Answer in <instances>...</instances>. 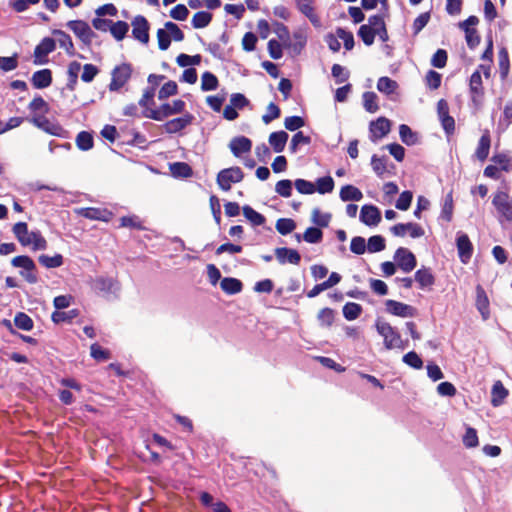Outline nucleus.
I'll return each mask as SVG.
<instances>
[{"mask_svg":"<svg viewBox=\"0 0 512 512\" xmlns=\"http://www.w3.org/2000/svg\"><path fill=\"white\" fill-rule=\"evenodd\" d=\"M377 332L383 337L384 346L387 350L405 349L406 343L402 340L400 333L390 323L378 319L375 323Z\"/></svg>","mask_w":512,"mask_h":512,"instance_id":"nucleus-1","label":"nucleus"},{"mask_svg":"<svg viewBox=\"0 0 512 512\" xmlns=\"http://www.w3.org/2000/svg\"><path fill=\"white\" fill-rule=\"evenodd\" d=\"M186 104L181 99L173 100L172 104L164 103L158 109H145L143 116L155 121H162L175 114L183 113Z\"/></svg>","mask_w":512,"mask_h":512,"instance_id":"nucleus-2","label":"nucleus"},{"mask_svg":"<svg viewBox=\"0 0 512 512\" xmlns=\"http://www.w3.org/2000/svg\"><path fill=\"white\" fill-rule=\"evenodd\" d=\"M133 73L132 64L124 62L116 65L111 71V81L108 88L111 92H117L131 79Z\"/></svg>","mask_w":512,"mask_h":512,"instance_id":"nucleus-3","label":"nucleus"},{"mask_svg":"<svg viewBox=\"0 0 512 512\" xmlns=\"http://www.w3.org/2000/svg\"><path fill=\"white\" fill-rule=\"evenodd\" d=\"M11 265L17 268H23L24 271H20V275L30 284L38 282L36 274V265L32 258L27 255H19L11 260Z\"/></svg>","mask_w":512,"mask_h":512,"instance_id":"nucleus-4","label":"nucleus"},{"mask_svg":"<svg viewBox=\"0 0 512 512\" xmlns=\"http://www.w3.org/2000/svg\"><path fill=\"white\" fill-rule=\"evenodd\" d=\"M244 173L240 167L234 166L222 169L217 174V184L223 191H229L233 183H239L243 180Z\"/></svg>","mask_w":512,"mask_h":512,"instance_id":"nucleus-5","label":"nucleus"},{"mask_svg":"<svg viewBox=\"0 0 512 512\" xmlns=\"http://www.w3.org/2000/svg\"><path fill=\"white\" fill-rule=\"evenodd\" d=\"M469 91L473 105L475 107H480L483 103L484 87L479 69H476L470 76Z\"/></svg>","mask_w":512,"mask_h":512,"instance_id":"nucleus-6","label":"nucleus"},{"mask_svg":"<svg viewBox=\"0 0 512 512\" xmlns=\"http://www.w3.org/2000/svg\"><path fill=\"white\" fill-rule=\"evenodd\" d=\"M56 48V43L53 38L45 37L34 49L33 63L35 65H43L48 62V55Z\"/></svg>","mask_w":512,"mask_h":512,"instance_id":"nucleus-7","label":"nucleus"},{"mask_svg":"<svg viewBox=\"0 0 512 512\" xmlns=\"http://www.w3.org/2000/svg\"><path fill=\"white\" fill-rule=\"evenodd\" d=\"M67 27L85 44L90 45L96 34L92 31L87 22L83 20H71Z\"/></svg>","mask_w":512,"mask_h":512,"instance_id":"nucleus-8","label":"nucleus"},{"mask_svg":"<svg viewBox=\"0 0 512 512\" xmlns=\"http://www.w3.org/2000/svg\"><path fill=\"white\" fill-rule=\"evenodd\" d=\"M394 259L397 266L405 273L411 272L417 265L415 255L409 249L404 247H399L395 251Z\"/></svg>","mask_w":512,"mask_h":512,"instance_id":"nucleus-9","label":"nucleus"},{"mask_svg":"<svg viewBox=\"0 0 512 512\" xmlns=\"http://www.w3.org/2000/svg\"><path fill=\"white\" fill-rule=\"evenodd\" d=\"M132 35L133 37L143 44L149 42V29L150 25L147 19L142 15H137L132 20Z\"/></svg>","mask_w":512,"mask_h":512,"instance_id":"nucleus-10","label":"nucleus"},{"mask_svg":"<svg viewBox=\"0 0 512 512\" xmlns=\"http://www.w3.org/2000/svg\"><path fill=\"white\" fill-rule=\"evenodd\" d=\"M498 213H500L507 221H512V200L506 192H497L492 200Z\"/></svg>","mask_w":512,"mask_h":512,"instance_id":"nucleus-11","label":"nucleus"},{"mask_svg":"<svg viewBox=\"0 0 512 512\" xmlns=\"http://www.w3.org/2000/svg\"><path fill=\"white\" fill-rule=\"evenodd\" d=\"M386 310L388 313L399 317H413L416 314V309L408 304L389 299L385 302Z\"/></svg>","mask_w":512,"mask_h":512,"instance_id":"nucleus-12","label":"nucleus"},{"mask_svg":"<svg viewBox=\"0 0 512 512\" xmlns=\"http://www.w3.org/2000/svg\"><path fill=\"white\" fill-rule=\"evenodd\" d=\"M194 120V116L191 113H186L181 117L171 119L164 123L163 128L166 133L175 134L184 130Z\"/></svg>","mask_w":512,"mask_h":512,"instance_id":"nucleus-13","label":"nucleus"},{"mask_svg":"<svg viewBox=\"0 0 512 512\" xmlns=\"http://www.w3.org/2000/svg\"><path fill=\"white\" fill-rule=\"evenodd\" d=\"M78 214L86 219L98 220L102 222H109L113 217V213L110 210L97 207L81 208L78 211Z\"/></svg>","mask_w":512,"mask_h":512,"instance_id":"nucleus-14","label":"nucleus"},{"mask_svg":"<svg viewBox=\"0 0 512 512\" xmlns=\"http://www.w3.org/2000/svg\"><path fill=\"white\" fill-rule=\"evenodd\" d=\"M369 129L371 132V140L375 142L390 132L391 122L385 117H379L377 120L370 123Z\"/></svg>","mask_w":512,"mask_h":512,"instance_id":"nucleus-15","label":"nucleus"},{"mask_svg":"<svg viewBox=\"0 0 512 512\" xmlns=\"http://www.w3.org/2000/svg\"><path fill=\"white\" fill-rule=\"evenodd\" d=\"M456 245L460 261L467 264L473 254V245L467 234H460L457 236Z\"/></svg>","mask_w":512,"mask_h":512,"instance_id":"nucleus-16","label":"nucleus"},{"mask_svg":"<svg viewBox=\"0 0 512 512\" xmlns=\"http://www.w3.org/2000/svg\"><path fill=\"white\" fill-rule=\"evenodd\" d=\"M360 220L367 226H377L381 222V212L375 205H364L360 210Z\"/></svg>","mask_w":512,"mask_h":512,"instance_id":"nucleus-17","label":"nucleus"},{"mask_svg":"<svg viewBox=\"0 0 512 512\" xmlns=\"http://www.w3.org/2000/svg\"><path fill=\"white\" fill-rule=\"evenodd\" d=\"M229 148L232 154L239 158L244 153H249L252 149V141L246 136H236L231 139Z\"/></svg>","mask_w":512,"mask_h":512,"instance_id":"nucleus-18","label":"nucleus"},{"mask_svg":"<svg viewBox=\"0 0 512 512\" xmlns=\"http://www.w3.org/2000/svg\"><path fill=\"white\" fill-rule=\"evenodd\" d=\"M275 256L280 264L298 265L301 261L299 252L295 249L280 247L275 249Z\"/></svg>","mask_w":512,"mask_h":512,"instance_id":"nucleus-19","label":"nucleus"},{"mask_svg":"<svg viewBox=\"0 0 512 512\" xmlns=\"http://www.w3.org/2000/svg\"><path fill=\"white\" fill-rule=\"evenodd\" d=\"M490 147H491V135H490L489 130L486 129V130H484V132L482 133V135L479 139L478 146L475 150V157L480 162H484L488 158Z\"/></svg>","mask_w":512,"mask_h":512,"instance_id":"nucleus-20","label":"nucleus"},{"mask_svg":"<svg viewBox=\"0 0 512 512\" xmlns=\"http://www.w3.org/2000/svg\"><path fill=\"white\" fill-rule=\"evenodd\" d=\"M52 71L48 68L33 73L31 83L36 89H44L52 84Z\"/></svg>","mask_w":512,"mask_h":512,"instance_id":"nucleus-21","label":"nucleus"},{"mask_svg":"<svg viewBox=\"0 0 512 512\" xmlns=\"http://www.w3.org/2000/svg\"><path fill=\"white\" fill-rule=\"evenodd\" d=\"M94 289L99 293H111L118 289L119 283L111 277L100 276L93 281Z\"/></svg>","mask_w":512,"mask_h":512,"instance_id":"nucleus-22","label":"nucleus"},{"mask_svg":"<svg viewBox=\"0 0 512 512\" xmlns=\"http://www.w3.org/2000/svg\"><path fill=\"white\" fill-rule=\"evenodd\" d=\"M476 308L482 315L483 319L486 320L489 318L490 310H489V300L485 290L478 285L476 287Z\"/></svg>","mask_w":512,"mask_h":512,"instance_id":"nucleus-23","label":"nucleus"},{"mask_svg":"<svg viewBox=\"0 0 512 512\" xmlns=\"http://www.w3.org/2000/svg\"><path fill=\"white\" fill-rule=\"evenodd\" d=\"M415 280L419 284L421 289L426 287H431L435 283V277L432 273L431 268L429 267H421L415 272Z\"/></svg>","mask_w":512,"mask_h":512,"instance_id":"nucleus-24","label":"nucleus"},{"mask_svg":"<svg viewBox=\"0 0 512 512\" xmlns=\"http://www.w3.org/2000/svg\"><path fill=\"white\" fill-rule=\"evenodd\" d=\"M289 138V135L287 132L281 130L272 132L269 135V144L271 145L272 149L276 153H280L284 150L287 140Z\"/></svg>","mask_w":512,"mask_h":512,"instance_id":"nucleus-25","label":"nucleus"},{"mask_svg":"<svg viewBox=\"0 0 512 512\" xmlns=\"http://www.w3.org/2000/svg\"><path fill=\"white\" fill-rule=\"evenodd\" d=\"M315 0H296L297 8L303 13L314 25L319 24V17L314 11Z\"/></svg>","mask_w":512,"mask_h":512,"instance_id":"nucleus-26","label":"nucleus"},{"mask_svg":"<svg viewBox=\"0 0 512 512\" xmlns=\"http://www.w3.org/2000/svg\"><path fill=\"white\" fill-rule=\"evenodd\" d=\"M220 287L226 294L234 295L242 291L243 284L237 278L225 277L221 280Z\"/></svg>","mask_w":512,"mask_h":512,"instance_id":"nucleus-27","label":"nucleus"},{"mask_svg":"<svg viewBox=\"0 0 512 512\" xmlns=\"http://www.w3.org/2000/svg\"><path fill=\"white\" fill-rule=\"evenodd\" d=\"M12 231L14 236L22 246H30V232L28 231V225L26 222H18L14 224Z\"/></svg>","mask_w":512,"mask_h":512,"instance_id":"nucleus-28","label":"nucleus"},{"mask_svg":"<svg viewBox=\"0 0 512 512\" xmlns=\"http://www.w3.org/2000/svg\"><path fill=\"white\" fill-rule=\"evenodd\" d=\"M52 34L57 37V41L61 48H64L68 55H75V48L73 41L69 34L62 30H53Z\"/></svg>","mask_w":512,"mask_h":512,"instance_id":"nucleus-29","label":"nucleus"},{"mask_svg":"<svg viewBox=\"0 0 512 512\" xmlns=\"http://www.w3.org/2000/svg\"><path fill=\"white\" fill-rule=\"evenodd\" d=\"M339 196L342 201H360L363 198V194L360 189L353 185H345L341 188Z\"/></svg>","mask_w":512,"mask_h":512,"instance_id":"nucleus-30","label":"nucleus"},{"mask_svg":"<svg viewBox=\"0 0 512 512\" xmlns=\"http://www.w3.org/2000/svg\"><path fill=\"white\" fill-rule=\"evenodd\" d=\"M81 70V64L77 61H72L68 65L67 69V75H68V81H67V89L70 91H74L77 82H78V74Z\"/></svg>","mask_w":512,"mask_h":512,"instance_id":"nucleus-31","label":"nucleus"},{"mask_svg":"<svg viewBox=\"0 0 512 512\" xmlns=\"http://www.w3.org/2000/svg\"><path fill=\"white\" fill-rule=\"evenodd\" d=\"M491 403L494 407L501 405L504 399L508 396V390L504 387L501 381H496L491 391Z\"/></svg>","mask_w":512,"mask_h":512,"instance_id":"nucleus-32","label":"nucleus"},{"mask_svg":"<svg viewBox=\"0 0 512 512\" xmlns=\"http://www.w3.org/2000/svg\"><path fill=\"white\" fill-rule=\"evenodd\" d=\"M213 15L207 11L196 12L191 20V24L195 29H202L207 27L212 21Z\"/></svg>","mask_w":512,"mask_h":512,"instance_id":"nucleus-33","label":"nucleus"},{"mask_svg":"<svg viewBox=\"0 0 512 512\" xmlns=\"http://www.w3.org/2000/svg\"><path fill=\"white\" fill-rule=\"evenodd\" d=\"M38 262L45 268L51 269L62 266L64 259L63 256L58 253L55 254L54 256L42 254L38 257Z\"/></svg>","mask_w":512,"mask_h":512,"instance_id":"nucleus-34","label":"nucleus"},{"mask_svg":"<svg viewBox=\"0 0 512 512\" xmlns=\"http://www.w3.org/2000/svg\"><path fill=\"white\" fill-rule=\"evenodd\" d=\"M363 106L369 113H375L379 110L378 96L373 91H366L362 95Z\"/></svg>","mask_w":512,"mask_h":512,"instance_id":"nucleus-35","label":"nucleus"},{"mask_svg":"<svg viewBox=\"0 0 512 512\" xmlns=\"http://www.w3.org/2000/svg\"><path fill=\"white\" fill-rule=\"evenodd\" d=\"M362 311V306L355 302L346 303L342 309L343 316L348 321L357 319L361 315Z\"/></svg>","mask_w":512,"mask_h":512,"instance_id":"nucleus-36","label":"nucleus"},{"mask_svg":"<svg viewBox=\"0 0 512 512\" xmlns=\"http://www.w3.org/2000/svg\"><path fill=\"white\" fill-rule=\"evenodd\" d=\"M399 135L401 141L408 146L415 145L418 142L417 133L412 131V129L406 124H401L399 126Z\"/></svg>","mask_w":512,"mask_h":512,"instance_id":"nucleus-37","label":"nucleus"},{"mask_svg":"<svg viewBox=\"0 0 512 512\" xmlns=\"http://www.w3.org/2000/svg\"><path fill=\"white\" fill-rule=\"evenodd\" d=\"M79 316L78 309H71L69 311H54L51 315V319L55 324L63 322H71L74 318Z\"/></svg>","mask_w":512,"mask_h":512,"instance_id":"nucleus-38","label":"nucleus"},{"mask_svg":"<svg viewBox=\"0 0 512 512\" xmlns=\"http://www.w3.org/2000/svg\"><path fill=\"white\" fill-rule=\"evenodd\" d=\"M498 64L500 76L502 79H505L510 69L509 54L505 47H502L498 52Z\"/></svg>","mask_w":512,"mask_h":512,"instance_id":"nucleus-39","label":"nucleus"},{"mask_svg":"<svg viewBox=\"0 0 512 512\" xmlns=\"http://www.w3.org/2000/svg\"><path fill=\"white\" fill-rule=\"evenodd\" d=\"M32 123L36 125L39 128L44 129L46 132H48L51 135H59L58 131L61 130V127L58 125H53L49 122L48 119H46L43 116H34L32 118Z\"/></svg>","mask_w":512,"mask_h":512,"instance_id":"nucleus-40","label":"nucleus"},{"mask_svg":"<svg viewBox=\"0 0 512 512\" xmlns=\"http://www.w3.org/2000/svg\"><path fill=\"white\" fill-rule=\"evenodd\" d=\"M317 320L322 327L329 328L333 325L335 320V311L329 307L319 310Z\"/></svg>","mask_w":512,"mask_h":512,"instance_id":"nucleus-41","label":"nucleus"},{"mask_svg":"<svg viewBox=\"0 0 512 512\" xmlns=\"http://www.w3.org/2000/svg\"><path fill=\"white\" fill-rule=\"evenodd\" d=\"M14 325L18 329L31 331L34 327V322L28 314L24 312H17L14 317Z\"/></svg>","mask_w":512,"mask_h":512,"instance_id":"nucleus-42","label":"nucleus"},{"mask_svg":"<svg viewBox=\"0 0 512 512\" xmlns=\"http://www.w3.org/2000/svg\"><path fill=\"white\" fill-rule=\"evenodd\" d=\"M109 30H110L112 36L117 41H121L125 38L128 30H129V25L127 22L122 21V20H119L117 22L112 21V24L110 25Z\"/></svg>","mask_w":512,"mask_h":512,"instance_id":"nucleus-43","label":"nucleus"},{"mask_svg":"<svg viewBox=\"0 0 512 512\" xmlns=\"http://www.w3.org/2000/svg\"><path fill=\"white\" fill-rule=\"evenodd\" d=\"M244 217L249 220L254 226H261L265 223V217L259 212L255 211L251 206L245 205L242 208Z\"/></svg>","mask_w":512,"mask_h":512,"instance_id":"nucleus-44","label":"nucleus"},{"mask_svg":"<svg viewBox=\"0 0 512 512\" xmlns=\"http://www.w3.org/2000/svg\"><path fill=\"white\" fill-rule=\"evenodd\" d=\"M119 227H125V228H131L139 231H143L146 228L144 227L141 219L137 215H128V216H122L120 218V226Z\"/></svg>","mask_w":512,"mask_h":512,"instance_id":"nucleus-45","label":"nucleus"},{"mask_svg":"<svg viewBox=\"0 0 512 512\" xmlns=\"http://www.w3.org/2000/svg\"><path fill=\"white\" fill-rule=\"evenodd\" d=\"M219 86V81L216 75L212 72L206 71L201 76V89L203 91H213Z\"/></svg>","mask_w":512,"mask_h":512,"instance_id":"nucleus-46","label":"nucleus"},{"mask_svg":"<svg viewBox=\"0 0 512 512\" xmlns=\"http://www.w3.org/2000/svg\"><path fill=\"white\" fill-rule=\"evenodd\" d=\"M76 145L82 151H88L93 148L94 140L91 133L81 131L76 137Z\"/></svg>","mask_w":512,"mask_h":512,"instance_id":"nucleus-47","label":"nucleus"},{"mask_svg":"<svg viewBox=\"0 0 512 512\" xmlns=\"http://www.w3.org/2000/svg\"><path fill=\"white\" fill-rule=\"evenodd\" d=\"M172 174L176 177L188 178L193 174V170L189 164L185 162H175L170 165Z\"/></svg>","mask_w":512,"mask_h":512,"instance_id":"nucleus-48","label":"nucleus"},{"mask_svg":"<svg viewBox=\"0 0 512 512\" xmlns=\"http://www.w3.org/2000/svg\"><path fill=\"white\" fill-rule=\"evenodd\" d=\"M397 87V82L386 76L380 77L377 81V89L387 95L394 93Z\"/></svg>","mask_w":512,"mask_h":512,"instance_id":"nucleus-49","label":"nucleus"},{"mask_svg":"<svg viewBox=\"0 0 512 512\" xmlns=\"http://www.w3.org/2000/svg\"><path fill=\"white\" fill-rule=\"evenodd\" d=\"M29 240L33 251L45 250L47 248V240L43 237L40 231H31Z\"/></svg>","mask_w":512,"mask_h":512,"instance_id":"nucleus-50","label":"nucleus"},{"mask_svg":"<svg viewBox=\"0 0 512 512\" xmlns=\"http://www.w3.org/2000/svg\"><path fill=\"white\" fill-rule=\"evenodd\" d=\"M303 240L310 244H316L322 241L323 232L318 227H308L302 236Z\"/></svg>","mask_w":512,"mask_h":512,"instance_id":"nucleus-51","label":"nucleus"},{"mask_svg":"<svg viewBox=\"0 0 512 512\" xmlns=\"http://www.w3.org/2000/svg\"><path fill=\"white\" fill-rule=\"evenodd\" d=\"M377 31L373 29L371 26L363 24L360 26L358 30V36L361 38L363 43L367 46H370L374 43L375 36Z\"/></svg>","mask_w":512,"mask_h":512,"instance_id":"nucleus-52","label":"nucleus"},{"mask_svg":"<svg viewBox=\"0 0 512 512\" xmlns=\"http://www.w3.org/2000/svg\"><path fill=\"white\" fill-rule=\"evenodd\" d=\"M311 221L319 227H328L331 221V214L322 213L320 209L315 208L312 210Z\"/></svg>","mask_w":512,"mask_h":512,"instance_id":"nucleus-53","label":"nucleus"},{"mask_svg":"<svg viewBox=\"0 0 512 512\" xmlns=\"http://www.w3.org/2000/svg\"><path fill=\"white\" fill-rule=\"evenodd\" d=\"M276 230L281 235H287L295 230L296 223L291 218H280L276 221Z\"/></svg>","mask_w":512,"mask_h":512,"instance_id":"nucleus-54","label":"nucleus"},{"mask_svg":"<svg viewBox=\"0 0 512 512\" xmlns=\"http://www.w3.org/2000/svg\"><path fill=\"white\" fill-rule=\"evenodd\" d=\"M28 109L35 114L40 112L42 115H44L48 113L49 105L41 96H36L29 103Z\"/></svg>","mask_w":512,"mask_h":512,"instance_id":"nucleus-55","label":"nucleus"},{"mask_svg":"<svg viewBox=\"0 0 512 512\" xmlns=\"http://www.w3.org/2000/svg\"><path fill=\"white\" fill-rule=\"evenodd\" d=\"M294 42L289 41L286 48H289L294 55H299L306 45V37L301 33H294Z\"/></svg>","mask_w":512,"mask_h":512,"instance_id":"nucleus-56","label":"nucleus"},{"mask_svg":"<svg viewBox=\"0 0 512 512\" xmlns=\"http://www.w3.org/2000/svg\"><path fill=\"white\" fill-rule=\"evenodd\" d=\"M386 247L385 239L381 235H374L368 239L367 250L370 253L383 251Z\"/></svg>","mask_w":512,"mask_h":512,"instance_id":"nucleus-57","label":"nucleus"},{"mask_svg":"<svg viewBox=\"0 0 512 512\" xmlns=\"http://www.w3.org/2000/svg\"><path fill=\"white\" fill-rule=\"evenodd\" d=\"M316 191L320 194L330 193L334 189V180L331 176L318 178L316 181Z\"/></svg>","mask_w":512,"mask_h":512,"instance_id":"nucleus-58","label":"nucleus"},{"mask_svg":"<svg viewBox=\"0 0 512 512\" xmlns=\"http://www.w3.org/2000/svg\"><path fill=\"white\" fill-rule=\"evenodd\" d=\"M386 162L387 158L385 156L378 157L376 154H374L371 157V166L373 171L377 174V176L382 177L386 173Z\"/></svg>","mask_w":512,"mask_h":512,"instance_id":"nucleus-59","label":"nucleus"},{"mask_svg":"<svg viewBox=\"0 0 512 512\" xmlns=\"http://www.w3.org/2000/svg\"><path fill=\"white\" fill-rule=\"evenodd\" d=\"M178 93V86L175 81L166 82L158 92V99L164 100L170 96L176 95Z\"/></svg>","mask_w":512,"mask_h":512,"instance_id":"nucleus-60","label":"nucleus"},{"mask_svg":"<svg viewBox=\"0 0 512 512\" xmlns=\"http://www.w3.org/2000/svg\"><path fill=\"white\" fill-rule=\"evenodd\" d=\"M273 31L282 42L283 46H286L290 41V33L286 25L281 22L273 23Z\"/></svg>","mask_w":512,"mask_h":512,"instance_id":"nucleus-61","label":"nucleus"},{"mask_svg":"<svg viewBox=\"0 0 512 512\" xmlns=\"http://www.w3.org/2000/svg\"><path fill=\"white\" fill-rule=\"evenodd\" d=\"M463 31L465 32V39L467 42V46L472 50L475 49L480 44V41H481V37H480L477 29L476 28H466Z\"/></svg>","mask_w":512,"mask_h":512,"instance_id":"nucleus-62","label":"nucleus"},{"mask_svg":"<svg viewBox=\"0 0 512 512\" xmlns=\"http://www.w3.org/2000/svg\"><path fill=\"white\" fill-rule=\"evenodd\" d=\"M463 444L466 448H475L478 446V435L476 429L468 427L463 436Z\"/></svg>","mask_w":512,"mask_h":512,"instance_id":"nucleus-63","label":"nucleus"},{"mask_svg":"<svg viewBox=\"0 0 512 512\" xmlns=\"http://www.w3.org/2000/svg\"><path fill=\"white\" fill-rule=\"evenodd\" d=\"M448 54L444 49H438L431 58V65L435 68H444L447 64Z\"/></svg>","mask_w":512,"mask_h":512,"instance_id":"nucleus-64","label":"nucleus"}]
</instances>
